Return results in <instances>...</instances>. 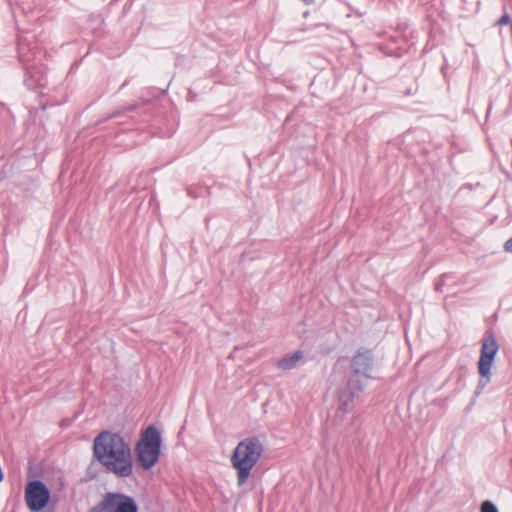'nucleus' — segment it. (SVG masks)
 <instances>
[{
	"label": "nucleus",
	"mask_w": 512,
	"mask_h": 512,
	"mask_svg": "<svg viewBox=\"0 0 512 512\" xmlns=\"http://www.w3.org/2000/svg\"><path fill=\"white\" fill-rule=\"evenodd\" d=\"M93 458L107 472L118 478H128L133 474V457L130 445L119 433L100 432L93 440Z\"/></svg>",
	"instance_id": "nucleus-1"
},
{
	"label": "nucleus",
	"mask_w": 512,
	"mask_h": 512,
	"mask_svg": "<svg viewBox=\"0 0 512 512\" xmlns=\"http://www.w3.org/2000/svg\"><path fill=\"white\" fill-rule=\"evenodd\" d=\"M264 451V443L258 436H249L238 442L230 456L231 465L236 471L238 486L247 482Z\"/></svg>",
	"instance_id": "nucleus-2"
},
{
	"label": "nucleus",
	"mask_w": 512,
	"mask_h": 512,
	"mask_svg": "<svg viewBox=\"0 0 512 512\" xmlns=\"http://www.w3.org/2000/svg\"><path fill=\"white\" fill-rule=\"evenodd\" d=\"M162 447V436L154 425H149L140 434L135 445V461L137 466L150 470L159 461Z\"/></svg>",
	"instance_id": "nucleus-3"
},
{
	"label": "nucleus",
	"mask_w": 512,
	"mask_h": 512,
	"mask_svg": "<svg viewBox=\"0 0 512 512\" xmlns=\"http://www.w3.org/2000/svg\"><path fill=\"white\" fill-rule=\"evenodd\" d=\"M375 357L371 349L361 347L350 360L349 371L346 380L350 386L358 390H365L368 382L374 379L373 370Z\"/></svg>",
	"instance_id": "nucleus-4"
},
{
	"label": "nucleus",
	"mask_w": 512,
	"mask_h": 512,
	"mask_svg": "<svg viewBox=\"0 0 512 512\" xmlns=\"http://www.w3.org/2000/svg\"><path fill=\"white\" fill-rule=\"evenodd\" d=\"M17 51L19 61L25 70L24 85L34 91L45 87L47 80L44 68L35 61L36 52L28 44L27 38H19Z\"/></svg>",
	"instance_id": "nucleus-5"
},
{
	"label": "nucleus",
	"mask_w": 512,
	"mask_h": 512,
	"mask_svg": "<svg viewBox=\"0 0 512 512\" xmlns=\"http://www.w3.org/2000/svg\"><path fill=\"white\" fill-rule=\"evenodd\" d=\"M499 350V345L495 338V335L492 330H487L485 333V337L482 340L480 357L477 363L479 380L474 391L475 397H478L483 389L490 383L491 381V369L493 363L495 361L496 355Z\"/></svg>",
	"instance_id": "nucleus-6"
},
{
	"label": "nucleus",
	"mask_w": 512,
	"mask_h": 512,
	"mask_svg": "<svg viewBox=\"0 0 512 512\" xmlns=\"http://www.w3.org/2000/svg\"><path fill=\"white\" fill-rule=\"evenodd\" d=\"M88 512H139L136 500L123 492H107Z\"/></svg>",
	"instance_id": "nucleus-7"
},
{
	"label": "nucleus",
	"mask_w": 512,
	"mask_h": 512,
	"mask_svg": "<svg viewBox=\"0 0 512 512\" xmlns=\"http://www.w3.org/2000/svg\"><path fill=\"white\" fill-rule=\"evenodd\" d=\"M25 500L31 512H40L50 501V490L41 480L31 481L25 490Z\"/></svg>",
	"instance_id": "nucleus-8"
},
{
	"label": "nucleus",
	"mask_w": 512,
	"mask_h": 512,
	"mask_svg": "<svg viewBox=\"0 0 512 512\" xmlns=\"http://www.w3.org/2000/svg\"><path fill=\"white\" fill-rule=\"evenodd\" d=\"M363 391L364 390H358L357 388L350 386L349 381L346 380L345 386L338 390V411L344 414L351 412L355 406V399Z\"/></svg>",
	"instance_id": "nucleus-9"
},
{
	"label": "nucleus",
	"mask_w": 512,
	"mask_h": 512,
	"mask_svg": "<svg viewBox=\"0 0 512 512\" xmlns=\"http://www.w3.org/2000/svg\"><path fill=\"white\" fill-rule=\"evenodd\" d=\"M303 353L300 350L295 351L292 354L283 356L277 362V367L282 370H291L297 366V363L302 359Z\"/></svg>",
	"instance_id": "nucleus-10"
},
{
	"label": "nucleus",
	"mask_w": 512,
	"mask_h": 512,
	"mask_svg": "<svg viewBox=\"0 0 512 512\" xmlns=\"http://www.w3.org/2000/svg\"><path fill=\"white\" fill-rule=\"evenodd\" d=\"M148 102H149L148 100L144 101V102H134L127 106L120 107V108L116 109L115 111H113L109 116H107L103 120V122L110 120V119L118 118V117L122 116L124 113L132 112V111L138 109L140 106H142V104L148 103Z\"/></svg>",
	"instance_id": "nucleus-11"
},
{
	"label": "nucleus",
	"mask_w": 512,
	"mask_h": 512,
	"mask_svg": "<svg viewBox=\"0 0 512 512\" xmlns=\"http://www.w3.org/2000/svg\"><path fill=\"white\" fill-rule=\"evenodd\" d=\"M187 195L192 198H200L209 195V188L206 186L190 185L186 188Z\"/></svg>",
	"instance_id": "nucleus-12"
},
{
	"label": "nucleus",
	"mask_w": 512,
	"mask_h": 512,
	"mask_svg": "<svg viewBox=\"0 0 512 512\" xmlns=\"http://www.w3.org/2000/svg\"><path fill=\"white\" fill-rule=\"evenodd\" d=\"M480 512H499V510L491 500H484L480 505Z\"/></svg>",
	"instance_id": "nucleus-13"
},
{
	"label": "nucleus",
	"mask_w": 512,
	"mask_h": 512,
	"mask_svg": "<svg viewBox=\"0 0 512 512\" xmlns=\"http://www.w3.org/2000/svg\"><path fill=\"white\" fill-rule=\"evenodd\" d=\"M496 24L499 26L510 24V27H511L512 19H511L510 14L505 10L504 13L502 14V16L497 20Z\"/></svg>",
	"instance_id": "nucleus-14"
},
{
	"label": "nucleus",
	"mask_w": 512,
	"mask_h": 512,
	"mask_svg": "<svg viewBox=\"0 0 512 512\" xmlns=\"http://www.w3.org/2000/svg\"><path fill=\"white\" fill-rule=\"evenodd\" d=\"M449 278H451L450 274L441 275L435 284V290L437 292H442L443 286L445 285L446 280Z\"/></svg>",
	"instance_id": "nucleus-15"
},
{
	"label": "nucleus",
	"mask_w": 512,
	"mask_h": 512,
	"mask_svg": "<svg viewBox=\"0 0 512 512\" xmlns=\"http://www.w3.org/2000/svg\"><path fill=\"white\" fill-rule=\"evenodd\" d=\"M504 249L506 252L512 254V237L505 242Z\"/></svg>",
	"instance_id": "nucleus-16"
},
{
	"label": "nucleus",
	"mask_w": 512,
	"mask_h": 512,
	"mask_svg": "<svg viewBox=\"0 0 512 512\" xmlns=\"http://www.w3.org/2000/svg\"><path fill=\"white\" fill-rule=\"evenodd\" d=\"M473 188H474V185H472V184H466V185L462 186V187L459 189V191H462V190H464V189L472 190Z\"/></svg>",
	"instance_id": "nucleus-17"
},
{
	"label": "nucleus",
	"mask_w": 512,
	"mask_h": 512,
	"mask_svg": "<svg viewBox=\"0 0 512 512\" xmlns=\"http://www.w3.org/2000/svg\"><path fill=\"white\" fill-rule=\"evenodd\" d=\"M128 83H129V80H128V79H126V80L122 83V85L119 87V90H121V89H123L124 87H126V86L128 85Z\"/></svg>",
	"instance_id": "nucleus-18"
},
{
	"label": "nucleus",
	"mask_w": 512,
	"mask_h": 512,
	"mask_svg": "<svg viewBox=\"0 0 512 512\" xmlns=\"http://www.w3.org/2000/svg\"><path fill=\"white\" fill-rule=\"evenodd\" d=\"M305 3H312L314 0H302Z\"/></svg>",
	"instance_id": "nucleus-19"
}]
</instances>
